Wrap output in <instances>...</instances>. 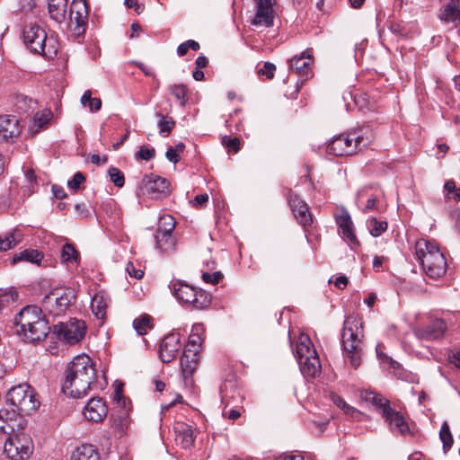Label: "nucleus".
<instances>
[{
  "label": "nucleus",
  "instance_id": "nucleus-1",
  "mask_svg": "<svg viewBox=\"0 0 460 460\" xmlns=\"http://www.w3.org/2000/svg\"><path fill=\"white\" fill-rule=\"evenodd\" d=\"M64 375L62 391L71 397L80 398L96 387V370L93 360L85 354L75 356L68 363Z\"/></svg>",
  "mask_w": 460,
  "mask_h": 460
},
{
  "label": "nucleus",
  "instance_id": "nucleus-2",
  "mask_svg": "<svg viewBox=\"0 0 460 460\" xmlns=\"http://www.w3.org/2000/svg\"><path fill=\"white\" fill-rule=\"evenodd\" d=\"M14 325L16 333L24 341L31 343L43 341L50 332L42 310L36 305L22 308L14 319Z\"/></svg>",
  "mask_w": 460,
  "mask_h": 460
},
{
  "label": "nucleus",
  "instance_id": "nucleus-3",
  "mask_svg": "<svg viewBox=\"0 0 460 460\" xmlns=\"http://www.w3.org/2000/svg\"><path fill=\"white\" fill-rule=\"evenodd\" d=\"M363 323L356 315H349L343 323L341 345L343 355L349 366L358 369L361 365L364 343Z\"/></svg>",
  "mask_w": 460,
  "mask_h": 460
},
{
  "label": "nucleus",
  "instance_id": "nucleus-4",
  "mask_svg": "<svg viewBox=\"0 0 460 460\" xmlns=\"http://www.w3.org/2000/svg\"><path fill=\"white\" fill-rule=\"evenodd\" d=\"M360 398L366 402H371L379 408L380 413L384 418L385 424L393 434L402 437L412 434L404 415L402 412L393 409L390 406L389 401L384 398L381 394H378L370 390H361Z\"/></svg>",
  "mask_w": 460,
  "mask_h": 460
},
{
  "label": "nucleus",
  "instance_id": "nucleus-5",
  "mask_svg": "<svg viewBox=\"0 0 460 460\" xmlns=\"http://www.w3.org/2000/svg\"><path fill=\"white\" fill-rule=\"evenodd\" d=\"M415 255L429 278L438 279L446 273V258L434 242L426 239L418 240L415 243Z\"/></svg>",
  "mask_w": 460,
  "mask_h": 460
},
{
  "label": "nucleus",
  "instance_id": "nucleus-6",
  "mask_svg": "<svg viewBox=\"0 0 460 460\" xmlns=\"http://www.w3.org/2000/svg\"><path fill=\"white\" fill-rule=\"evenodd\" d=\"M372 141L368 128H363L332 138L327 145V153L336 156L350 155L367 146Z\"/></svg>",
  "mask_w": 460,
  "mask_h": 460
},
{
  "label": "nucleus",
  "instance_id": "nucleus-7",
  "mask_svg": "<svg viewBox=\"0 0 460 460\" xmlns=\"http://www.w3.org/2000/svg\"><path fill=\"white\" fill-rule=\"evenodd\" d=\"M23 41L31 52L38 53L47 58H52L58 53L56 39L48 37L46 31L37 24H30L25 27Z\"/></svg>",
  "mask_w": 460,
  "mask_h": 460
},
{
  "label": "nucleus",
  "instance_id": "nucleus-8",
  "mask_svg": "<svg viewBox=\"0 0 460 460\" xmlns=\"http://www.w3.org/2000/svg\"><path fill=\"white\" fill-rule=\"evenodd\" d=\"M7 400L11 406L22 414H31L40 406L33 388L27 384L13 387L7 394Z\"/></svg>",
  "mask_w": 460,
  "mask_h": 460
},
{
  "label": "nucleus",
  "instance_id": "nucleus-9",
  "mask_svg": "<svg viewBox=\"0 0 460 460\" xmlns=\"http://www.w3.org/2000/svg\"><path fill=\"white\" fill-rule=\"evenodd\" d=\"M76 298V292L72 288H55L43 299V306L53 316L64 314Z\"/></svg>",
  "mask_w": 460,
  "mask_h": 460
},
{
  "label": "nucleus",
  "instance_id": "nucleus-10",
  "mask_svg": "<svg viewBox=\"0 0 460 460\" xmlns=\"http://www.w3.org/2000/svg\"><path fill=\"white\" fill-rule=\"evenodd\" d=\"M33 451L31 439L23 432L13 434L4 447V452L11 460L27 459Z\"/></svg>",
  "mask_w": 460,
  "mask_h": 460
},
{
  "label": "nucleus",
  "instance_id": "nucleus-11",
  "mask_svg": "<svg viewBox=\"0 0 460 460\" xmlns=\"http://www.w3.org/2000/svg\"><path fill=\"white\" fill-rule=\"evenodd\" d=\"M172 291L179 301L190 305L194 309H204L210 305V298L208 294L202 290L197 291L188 284L173 283Z\"/></svg>",
  "mask_w": 460,
  "mask_h": 460
},
{
  "label": "nucleus",
  "instance_id": "nucleus-12",
  "mask_svg": "<svg viewBox=\"0 0 460 460\" xmlns=\"http://www.w3.org/2000/svg\"><path fill=\"white\" fill-rule=\"evenodd\" d=\"M84 323L75 319L68 323L56 324L54 326V334L60 341L75 344L84 337Z\"/></svg>",
  "mask_w": 460,
  "mask_h": 460
},
{
  "label": "nucleus",
  "instance_id": "nucleus-13",
  "mask_svg": "<svg viewBox=\"0 0 460 460\" xmlns=\"http://www.w3.org/2000/svg\"><path fill=\"white\" fill-rule=\"evenodd\" d=\"M68 17L70 29L76 35L84 33L88 17L86 2L84 0H74L70 5Z\"/></svg>",
  "mask_w": 460,
  "mask_h": 460
},
{
  "label": "nucleus",
  "instance_id": "nucleus-14",
  "mask_svg": "<svg viewBox=\"0 0 460 460\" xmlns=\"http://www.w3.org/2000/svg\"><path fill=\"white\" fill-rule=\"evenodd\" d=\"M13 407L12 410L4 409L0 411V430L5 434L20 433L24 429V419Z\"/></svg>",
  "mask_w": 460,
  "mask_h": 460
},
{
  "label": "nucleus",
  "instance_id": "nucleus-15",
  "mask_svg": "<svg viewBox=\"0 0 460 460\" xmlns=\"http://www.w3.org/2000/svg\"><path fill=\"white\" fill-rule=\"evenodd\" d=\"M334 218L341 229L342 238L352 249L358 247L360 243L355 234L354 225L349 211L342 208L339 213L334 215Z\"/></svg>",
  "mask_w": 460,
  "mask_h": 460
},
{
  "label": "nucleus",
  "instance_id": "nucleus-16",
  "mask_svg": "<svg viewBox=\"0 0 460 460\" xmlns=\"http://www.w3.org/2000/svg\"><path fill=\"white\" fill-rule=\"evenodd\" d=\"M143 191L152 199H161L170 193V183L160 176H145L142 180Z\"/></svg>",
  "mask_w": 460,
  "mask_h": 460
},
{
  "label": "nucleus",
  "instance_id": "nucleus-17",
  "mask_svg": "<svg viewBox=\"0 0 460 460\" xmlns=\"http://www.w3.org/2000/svg\"><path fill=\"white\" fill-rule=\"evenodd\" d=\"M256 13L252 21L255 26L270 27L273 24L275 0H255Z\"/></svg>",
  "mask_w": 460,
  "mask_h": 460
},
{
  "label": "nucleus",
  "instance_id": "nucleus-18",
  "mask_svg": "<svg viewBox=\"0 0 460 460\" xmlns=\"http://www.w3.org/2000/svg\"><path fill=\"white\" fill-rule=\"evenodd\" d=\"M180 348L181 342L179 333L173 332L166 335L160 344V358L164 363H169L172 361L177 356Z\"/></svg>",
  "mask_w": 460,
  "mask_h": 460
},
{
  "label": "nucleus",
  "instance_id": "nucleus-19",
  "mask_svg": "<svg viewBox=\"0 0 460 460\" xmlns=\"http://www.w3.org/2000/svg\"><path fill=\"white\" fill-rule=\"evenodd\" d=\"M288 203L297 222L303 226H310L313 222L307 204L295 193L290 191Z\"/></svg>",
  "mask_w": 460,
  "mask_h": 460
},
{
  "label": "nucleus",
  "instance_id": "nucleus-20",
  "mask_svg": "<svg viewBox=\"0 0 460 460\" xmlns=\"http://www.w3.org/2000/svg\"><path fill=\"white\" fill-rule=\"evenodd\" d=\"M83 413L86 420L100 422L107 416L108 408L102 398H92L85 405Z\"/></svg>",
  "mask_w": 460,
  "mask_h": 460
},
{
  "label": "nucleus",
  "instance_id": "nucleus-21",
  "mask_svg": "<svg viewBox=\"0 0 460 460\" xmlns=\"http://www.w3.org/2000/svg\"><path fill=\"white\" fill-rule=\"evenodd\" d=\"M22 132L19 119L13 115L0 116V137L4 140L16 137Z\"/></svg>",
  "mask_w": 460,
  "mask_h": 460
},
{
  "label": "nucleus",
  "instance_id": "nucleus-22",
  "mask_svg": "<svg viewBox=\"0 0 460 460\" xmlns=\"http://www.w3.org/2000/svg\"><path fill=\"white\" fill-rule=\"evenodd\" d=\"M289 66L299 76L307 79L311 74L313 58L308 51H304L300 56H295L289 59Z\"/></svg>",
  "mask_w": 460,
  "mask_h": 460
},
{
  "label": "nucleus",
  "instance_id": "nucleus-23",
  "mask_svg": "<svg viewBox=\"0 0 460 460\" xmlns=\"http://www.w3.org/2000/svg\"><path fill=\"white\" fill-rule=\"evenodd\" d=\"M446 329V323L442 319H436L426 327L418 329L416 334L422 340H437L444 335Z\"/></svg>",
  "mask_w": 460,
  "mask_h": 460
},
{
  "label": "nucleus",
  "instance_id": "nucleus-24",
  "mask_svg": "<svg viewBox=\"0 0 460 460\" xmlns=\"http://www.w3.org/2000/svg\"><path fill=\"white\" fill-rule=\"evenodd\" d=\"M438 16L447 23L460 25V0H450L441 8Z\"/></svg>",
  "mask_w": 460,
  "mask_h": 460
},
{
  "label": "nucleus",
  "instance_id": "nucleus-25",
  "mask_svg": "<svg viewBox=\"0 0 460 460\" xmlns=\"http://www.w3.org/2000/svg\"><path fill=\"white\" fill-rule=\"evenodd\" d=\"M199 350L185 349L181 358V367L185 376H190L199 363Z\"/></svg>",
  "mask_w": 460,
  "mask_h": 460
},
{
  "label": "nucleus",
  "instance_id": "nucleus-26",
  "mask_svg": "<svg viewBox=\"0 0 460 460\" xmlns=\"http://www.w3.org/2000/svg\"><path fill=\"white\" fill-rule=\"evenodd\" d=\"M68 0H49V13L58 23L64 22L67 18Z\"/></svg>",
  "mask_w": 460,
  "mask_h": 460
},
{
  "label": "nucleus",
  "instance_id": "nucleus-27",
  "mask_svg": "<svg viewBox=\"0 0 460 460\" xmlns=\"http://www.w3.org/2000/svg\"><path fill=\"white\" fill-rule=\"evenodd\" d=\"M194 429L190 425L183 423L179 424L175 428V439L177 443L180 444L184 449L190 448L194 443Z\"/></svg>",
  "mask_w": 460,
  "mask_h": 460
},
{
  "label": "nucleus",
  "instance_id": "nucleus-28",
  "mask_svg": "<svg viewBox=\"0 0 460 460\" xmlns=\"http://www.w3.org/2000/svg\"><path fill=\"white\" fill-rule=\"evenodd\" d=\"M298 364L305 376L315 377L321 372V363L317 353L314 356L300 359Z\"/></svg>",
  "mask_w": 460,
  "mask_h": 460
},
{
  "label": "nucleus",
  "instance_id": "nucleus-29",
  "mask_svg": "<svg viewBox=\"0 0 460 460\" xmlns=\"http://www.w3.org/2000/svg\"><path fill=\"white\" fill-rule=\"evenodd\" d=\"M316 350L312 347V342L309 337L304 334L300 335L296 349V358L297 362H299L300 359L314 356Z\"/></svg>",
  "mask_w": 460,
  "mask_h": 460
},
{
  "label": "nucleus",
  "instance_id": "nucleus-30",
  "mask_svg": "<svg viewBox=\"0 0 460 460\" xmlns=\"http://www.w3.org/2000/svg\"><path fill=\"white\" fill-rule=\"evenodd\" d=\"M91 308L96 318L103 320L106 317L108 298L102 293H97L92 298Z\"/></svg>",
  "mask_w": 460,
  "mask_h": 460
},
{
  "label": "nucleus",
  "instance_id": "nucleus-31",
  "mask_svg": "<svg viewBox=\"0 0 460 460\" xmlns=\"http://www.w3.org/2000/svg\"><path fill=\"white\" fill-rule=\"evenodd\" d=\"M23 234L18 229H13L9 233H6L4 236L0 235V252L8 251L22 240Z\"/></svg>",
  "mask_w": 460,
  "mask_h": 460
},
{
  "label": "nucleus",
  "instance_id": "nucleus-32",
  "mask_svg": "<svg viewBox=\"0 0 460 460\" xmlns=\"http://www.w3.org/2000/svg\"><path fill=\"white\" fill-rule=\"evenodd\" d=\"M71 460H99V454L92 445H82L72 454Z\"/></svg>",
  "mask_w": 460,
  "mask_h": 460
},
{
  "label": "nucleus",
  "instance_id": "nucleus-33",
  "mask_svg": "<svg viewBox=\"0 0 460 460\" xmlns=\"http://www.w3.org/2000/svg\"><path fill=\"white\" fill-rule=\"evenodd\" d=\"M51 111L45 110L41 112H36L32 119L31 125V131L33 134L39 133L41 129L45 128L51 119Z\"/></svg>",
  "mask_w": 460,
  "mask_h": 460
},
{
  "label": "nucleus",
  "instance_id": "nucleus-34",
  "mask_svg": "<svg viewBox=\"0 0 460 460\" xmlns=\"http://www.w3.org/2000/svg\"><path fill=\"white\" fill-rule=\"evenodd\" d=\"M43 259V255L38 250L27 249L16 253L12 260V264L19 261H29L31 263L39 264Z\"/></svg>",
  "mask_w": 460,
  "mask_h": 460
},
{
  "label": "nucleus",
  "instance_id": "nucleus-35",
  "mask_svg": "<svg viewBox=\"0 0 460 460\" xmlns=\"http://www.w3.org/2000/svg\"><path fill=\"white\" fill-rule=\"evenodd\" d=\"M155 244L161 252H170L173 250L174 239L171 233L156 231Z\"/></svg>",
  "mask_w": 460,
  "mask_h": 460
},
{
  "label": "nucleus",
  "instance_id": "nucleus-36",
  "mask_svg": "<svg viewBox=\"0 0 460 460\" xmlns=\"http://www.w3.org/2000/svg\"><path fill=\"white\" fill-rule=\"evenodd\" d=\"M204 332V327L202 323H195L192 326L191 333L190 334L189 341L185 349H192L199 350V347L202 343L201 334Z\"/></svg>",
  "mask_w": 460,
  "mask_h": 460
},
{
  "label": "nucleus",
  "instance_id": "nucleus-37",
  "mask_svg": "<svg viewBox=\"0 0 460 460\" xmlns=\"http://www.w3.org/2000/svg\"><path fill=\"white\" fill-rule=\"evenodd\" d=\"M330 397L332 402L338 408L342 410L346 415L350 416L352 418H356L358 415L360 414V411L358 410L348 404L341 396L332 393L331 394Z\"/></svg>",
  "mask_w": 460,
  "mask_h": 460
},
{
  "label": "nucleus",
  "instance_id": "nucleus-38",
  "mask_svg": "<svg viewBox=\"0 0 460 460\" xmlns=\"http://www.w3.org/2000/svg\"><path fill=\"white\" fill-rule=\"evenodd\" d=\"M152 317L148 314H143L136 318L133 322V327L138 335L146 334L147 331L153 328Z\"/></svg>",
  "mask_w": 460,
  "mask_h": 460
},
{
  "label": "nucleus",
  "instance_id": "nucleus-39",
  "mask_svg": "<svg viewBox=\"0 0 460 460\" xmlns=\"http://www.w3.org/2000/svg\"><path fill=\"white\" fill-rule=\"evenodd\" d=\"M61 261L64 263L76 264L79 261V252L71 243H65L61 250Z\"/></svg>",
  "mask_w": 460,
  "mask_h": 460
},
{
  "label": "nucleus",
  "instance_id": "nucleus-40",
  "mask_svg": "<svg viewBox=\"0 0 460 460\" xmlns=\"http://www.w3.org/2000/svg\"><path fill=\"white\" fill-rule=\"evenodd\" d=\"M156 116L159 118L158 128L159 134L167 137L172 132L175 126V121L172 117L164 116L161 113H157Z\"/></svg>",
  "mask_w": 460,
  "mask_h": 460
},
{
  "label": "nucleus",
  "instance_id": "nucleus-41",
  "mask_svg": "<svg viewBox=\"0 0 460 460\" xmlns=\"http://www.w3.org/2000/svg\"><path fill=\"white\" fill-rule=\"evenodd\" d=\"M439 438L443 444V450L447 453L453 445V437L449 429V425L447 421L443 422L440 431H439Z\"/></svg>",
  "mask_w": 460,
  "mask_h": 460
},
{
  "label": "nucleus",
  "instance_id": "nucleus-42",
  "mask_svg": "<svg viewBox=\"0 0 460 460\" xmlns=\"http://www.w3.org/2000/svg\"><path fill=\"white\" fill-rule=\"evenodd\" d=\"M81 103L84 106L88 105L92 112H96L102 108V100L100 98H93L92 92L87 90L81 97Z\"/></svg>",
  "mask_w": 460,
  "mask_h": 460
},
{
  "label": "nucleus",
  "instance_id": "nucleus-43",
  "mask_svg": "<svg viewBox=\"0 0 460 460\" xmlns=\"http://www.w3.org/2000/svg\"><path fill=\"white\" fill-rule=\"evenodd\" d=\"M367 224L370 234L375 237L380 236L387 229V223L378 221L376 217L368 219Z\"/></svg>",
  "mask_w": 460,
  "mask_h": 460
},
{
  "label": "nucleus",
  "instance_id": "nucleus-44",
  "mask_svg": "<svg viewBox=\"0 0 460 460\" xmlns=\"http://www.w3.org/2000/svg\"><path fill=\"white\" fill-rule=\"evenodd\" d=\"M175 227V220L170 215H164L160 217L158 227L156 231L164 232V233H172Z\"/></svg>",
  "mask_w": 460,
  "mask_h": 460
},
{
  "label": "nucleus",
  "instance_id": "nucleus-45",
  "mask_svg": "<svg viewBox=\"0 0 460 460\" xmlns=\"http://www.w3.org/2000/svg\"><path fill=\"white\" fill-rule=\"evenodd\" d=\"M170 92L178 101H180L181 106L185 105L188 93V89L185 84H172L170 87Z\"/></svg>",
  "mask_w": 460,
  "mask_h": 460
},
{
  "label": "nucleus",
  "instance_id": "nucleus-46",
  "mask_svg": "<svg viewBox=\"0 0 460 460\" xmlns=\"http://www.w3.org/2000/svg\"><path fill=\"white\" fill-rule=\"evenodd\" d=\"M111 181L117 187H123L125 183V178L123 172L116 167H111L108 171Z\"/></svg>",
  "mask_w": 460,
  "mask_h": 460
},
{
  "label": "nucleus",
  "instance_id": "nucleus-47",
  "mask_svg": "<svg viewBox=\"0 0 460 460\" xmlns=\"http://www.w3.org/2000/svg\"><path fill=\"white\" fill-rule=\"evenodd\" d=\"M444 188L449 199H454L456 201L460 200V188H456V182L453 180L447 181Z\"/></svg>",
  "mask_w": 460,
  "mask_h": 460
},
{
  "label": "nucleus",
  "instance_id": "nucleus-48",
  "mask_svg": "<svg viewBox=\"0 0 460 460\" xmlns=\"http://www.w3.org/2000/svg\"><path fill=\"white\" fill-rule=\"evenodd\" d=\"M199 42L193 40H188L187 41L180 44L177 48V54L181 57L186 55L188 53V50L190 49L193 50H199Z\"/></svg>",
  "mask_w": 460,
  "mask_h": 460
},
{
  "label": "nucleus",
  "instance_id": "nucleus-49",
  "mask_svg": "<svg viewBox=\"0 0 460 460\" xmlns=\"http://www.w3.org/2000/svg\"><path fill=\"white\" fill-rule=\"evenodd\" d=\"M222 144L229 150L238 152L240 149V139L238 137H229L225 136L222 137Z\"/></svg>",
  "mask_w": 460,
  "mask_h": 460
},
{
  "label": "nucleus",
  "instance_id": "nucleus-50",
  "mask_svg": "<svg viewBox=\"0 0 460 460\" xmlns=\"http://www.w3.org/2000/svg\"><path fill=\"white\" fill-rule=\"evenodd\" d=\"M155 150L154 147L141 146L136 154V158L148 161L155 157Z\"/></svg>",
  "mask_w": 460,
  "mask_h": 460
},
{
  "label": "nucleus",
  "instance_id": "nucleus-51",
  "mask_svg": "<svg viewBox=\"0 0 460 460\" xmlns=\"http://www.w3.org/2000/svg\"><path fill=\"white\" fill-rule=\"evenodd\" d=\"M276 70V66L270 62H265L263 66L258 69L259 75H266L268 79H272L274 77V73Z\"/></svg>",
  "mask_w": 460,
  "mask_h": 460
},
{
  "label": "nucleus",
  "instance_id": "nucleus-52",
  "mask_svg": "<svg viewBox=\"0 0 460 460\" xmlns=\"http://www.w3.org/2000/svg\"><path fill=\"white\" fill-rule=\"evenodd\" d=\"M17 295L12 292L0 294V308L3 310L5 306L14 303Z\"/></svg>",
  "mask_w": 460,
  "mask_h": 460
},
{
  "label": "nucleus",
  "instance_id": "nucleus-53",
  "mask_svg": "<svg viewBox=\"0 0 460 460\" xmlns=\"http://www.w3.org/2000/svg\"><path fill=\"white\" fill-rule=\"evenodd\" d=\"M223 278V275L219 271H216L212 274L204 272L202 274V279L207 283L217 284Z\"/></svg>",
  "mask_w": 460,
  "mask_h": 460
},
{
  "label": "nucleus",
  "instance_id": "nucleus-54",
  "mask_svg": "<svg viewBox=\"0 0 460 460\" xmlns=\"http://www.w3.org/2000/svg\"><path fill=\"white\" fill-rule=\"evenodd\" d=\"M84 180L85 178L82 172H76L73 178L68 181V187L73 190H78Z\"/></svg>",
  "mask_w": 460,
  "mask_h": 460
},
{
  "label": "nucleus",
  "instance_id": "nucleus-55",
  "mask_svg": "<svg viewBox=\"0 0 460 460\" xmlns=\"http://www.w3.org/2000/svg\"><path fill=\"white\" fill-rule=\"evenodd\" d=\"M126 270L130 277H133L137 279H140L144 276V271L140 269H136V267L131 261H128L127 263Z\"/></svg>",
  "mask_w": 460,
  "mask_h": 460
},
{
  "label": "nucleus",
  "instance_id": "nucleus-56",
  "mask_svg": "<svg viewBox=\"0 0 460 460\" xmlns=\"http://www.w3.org/2000/svg\"><path fill=\"white\" fill-rule=\"evenodd\" d=\"M24 176H25V180L27 181L28 187L30 189L33 188L34 185L37 183L36 175L34 173V171L31 169H28L25 172Z\"/></svg>",
  "mask_w": 460,
  "mask_h": 460
},
{
  "label": "nucleus",
  "instance_id": "nucleus-57",
  "mask_svg": "<svg viewBox=\"0 0 460 460\" xmlns=\"http://www.w3.org/2000/svg\"><path fill=\"white\" fill-rule=\"evenodd\" d=\"M376 355H377V357H378L381 360L385 361V362H387L391 367H395V366H394V365L396 364V362H395V361H394L390 357H388V356H386V355H385V354L383 353V351L381 350V345H379V344H378V345L376 347Z\"/></svg>",
  "mask_w": 460,
  "mask_h": 460
},
{
  "label": "nucleus",
  "instance_id": "nucleus-58",
  "mask_svg": "<svg viewBox=\"0 0 460 460\" xmlns=\"http://www.w3.org/2000/svg\"><path fill=\"white\" fill-rule=\"evenodd\" d=\"M223 415L230 420H236L241 416L240 411L236 409L227 410L226 407L223 411Z\"/></svg>",
  "mask_w": 460,
  "mask_h": 460
},
{
  "label": "nucleus",
  "instance_id": "nucleus-59",
  "mask_svg": "<svg viewBox=\"0 0 460 460\" xmlns=\"http://www.w3.org/2000/svg\"><path fill=\"white\" fill-rule=\"evenodd\" d=\"M376 201H377V199L374 196L368 198L367 200L366 206L363 208V212L367 213V212H368L370 210L377 209Z\"/></svg>",
  "mask_w": 460,
  "mask_h": 460
},
{
  "label": "nucleus",
  "instance_id": "nucleus-60",
  "mask_svg": "<svg viewBox=\"0 0 460 460\" xmlns=\"http://www.w3.org/2000/svg\"><path fill=\"white\" fill-rule=\"evenodd\" d=\"M165 156L170 162L173 164H177L179 162V154L172 148V146L167 149Z\"/></svg>",
  "mask_w": 460,
  "mask_h": 460
},
{
  "label": "nucleus",
  "instance_id": "nucleus-61",
  "mask_svg": "<svg viewBox=\"0 0 460 460\" xmlns=\"http://www.w3.org/2000/svg\"><path fill=\"white\" fill-rule=\"evenodd\" d=\"M132 64L137 66L139 69H141L145 75L154 76L152 70L149 67H147L145 64L138 61H133Z\"/></svg>",
  "mask_w": 460,
  "mask_h": 460
},
{
  "label": "nucleus",
  "instance_id": "nucleus-62",
  "mask_svg": "<svg viewBox=\"0 0 460 460\" xmlns=\"http://www.w3.org/2000/svg\"><path fill=\"white\" fill-rule=\"evenodd\" d=\"M208 200V194H199L197 195L193 201V206H202L205 203H207Z\"/></svg>",
  "mask_w": 460,
  "mask_h": 460
},
{
  "label": "nucleus",
  "instance_id": "nucleus-63",
  "mask_svg": "<svg viewBox=\"0 0 460 460\" xmlns=\"http://www.w3.org/2000/svg\"><path fill=\"white\" fill-rule=\"evenodd\" d=\"M334 285L340 289H344L348 285V279L345 276H340L335 279Z\"/></svg>",
  "mask_w": 460,
  "mask_h": 460
},
{
  "label": "nucleus",
  "instance_id": "nucleus-64",
  "mask_svg": "<svg viewBox=\"0 0 460 460\" xmlns=\"http://www.w3.org/2000/svg\"><path fill=\"white\" fill-rule=\"evenodd\" d=\"M275 460H304V457L301 455H283L277 457Z\"/></svg>",
  "mask_w": 460,
  "mask_h": 460
}]
</instances>
